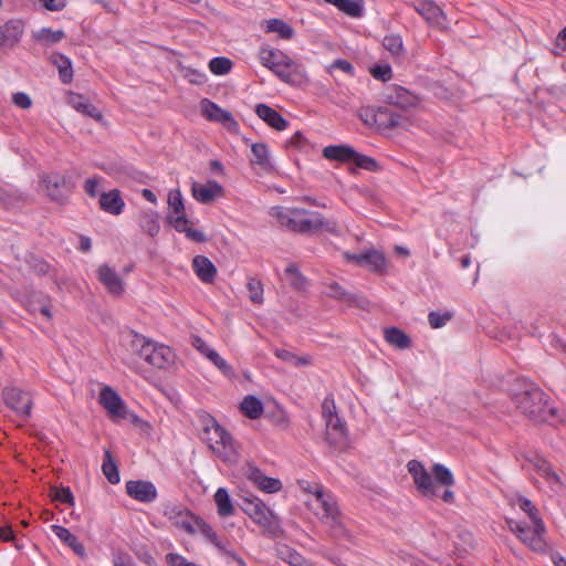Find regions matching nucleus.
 Returning <instances> with one entry per match:
<instances>
[{
  "label": "nucleus",
  "instance_id": "37998d69",
  "mask_svg": "<svg viewBox=\"0 0 566 566\" xmlns=\"http://www.w3.org/2000/svg\"><path fill=\"white\" fill-rule=\"evenodd\" d=\"M284 279L294 290L302 291L306 286V279L302 275L295 263H291L285 268Z\"/></svg>",
  "mask_w": 566,
  "mask_h": 566
},
{
  "label": "nucleus",
  "instance_id": "9d476101",
  "mask_svg": "<svg viewBox=\"0 0 566 566\" xmlns=\"http://www.w3.org/2000/svg\"><path fill=\"white\" fill-rule=\"evenodd\" d=\"M408 472L412 476L417 490L427 497L437 496V488L431 474L424 469L418 460H410L407 464Z\"/></svg>",
  "mask_w": 566,
  "mask_h": 566
},
{
  "label": "nucleus",
  "instance_id": "79ce46f5",
  "mask_svg": "<svg viewBox=\"0 0 566 566\" xmlns=\"http://www.w3.org/2000/svg\"><path fill=\"white\" fill-rule=\"evenodd\" d=\"M159 217L154 211H145L139 217V226L144 232L149 234L150 237H155L159 230Z\"/></svg>",
  "mask_w": 566,
  "mask_h": 566
},
{
  "label": "nucleus",
  "instance_id": "e2e57ef3",
  "mask_svg": "<svg viewBox=\"0 0 566 566\" xmlns=\"http://www.w3.org/2000/svg\"><path fill=\"white\" fill-rule=\"evenodd\" d=\"M371 74L377 80L387 81L391 77V69L388 65H376L373 67Z\"/></svg>",
  "mask_w": 566,
  "mask_h": 566
},
{
  "label": "nucleus",
  "instance_id": "7c9ffc66",
  "mask_svg": "<svg viewBox=\"0 0 566 566\" xmlns=\"http://www.w3.org/2000/svg\"><path fill=\"white\" fill-rule=\"evenodd\" d=\"M192 268L197 276L203 283H212L217 275V268L205 255H197L192 260Z\"/></svg>",
  "mask_w": 566,
  "mask_h": 566
},
{
  "label": "nucleus",
  "instance_id": "6e6d98bb",
  "mask_svg": "<svg viewBox=\"0 0 566 566\" xmlns=\"http://www.w3.org/2000/svg\"><path fill=\"white\" fill-rule=\"evenodd\" d=\"M384 48L392 55H399L402 52V40L399 35H387L382 40Z\"/></svg>",
  "mask_w": 566,
  "mask_h": 566
},
{
  "label": "nucleus",
  "instance_id": "e433bc0d",
  "mask_svg": "<svg viewBox=\"0 0 566 566\" xmlns=\"http://www.w3.org/2000/svg\"><path fill=\"white\" fill-rule=\"evenodd\" d=\"M361 266H366L374 272H382L386 268V259L381 252L368 250L363 252Z\"/></svg>",
  "mask_w": 566,
  "mask_h": 566
},
{
  "label": "nucleus",
  "instance_id": "774afa93",
  "mask_svg": "<svg viewBox=\"0 0 566 566\" xmlns=\"http://www.w3.org/2000/svg\"><path fill=\"white\" fill-rule=\"evenodd\" d=\"M289 564L292 566H312L302 555L296 552L289 554Z\"/></svg>",
  "mask_w": 566,
  "mask_h": 566
},
{
  "label": "nucleus",
  "instance_id": "bf43d9fd",
  "mask_svg": "<svg viewBox=\"0 0 566 566\" xmlns=\"http://www.w3.org/2000/svg\"><path fill=\"white\" fill-rule=\"evenodd\" d=\"M450 318V313L440 314L439 312H430L428 315V321L432 328H440L444 326Z\"/></svg>",
  "mask_w": 566,
  "mask_h": 566
},
{
  "label": "nucleus",
  "instance_id": "49530a36",
  "mask_svg": "<svg viewBox=\"0 0 566 566\" xmlns=\"http://www.w3.org/2000/svg\"><path fill=\"white\" fill-rule=\"evenodd\" d=\"M252 150V159L253 164H256L263 168L270 166V154L268 146L263 143H255L251 147Z\"/></svg>",
  "mask_w": 566,
  "mask_h": 566
},
{
  "label": "nucleus",
  "instance_id": "393cba45",
  "mask_svg": "<svg viewBox=\"0 0 566 566\" xmlns=\"http://www.w3.org/2000/svg\"><path fill=\"white\" fill-rule=\"evenodd\" d=\"M99 402L112 417H125L124 402L111 387L106 386L101 390Z\"/></svg>",
  "mask_w": 566,
  "mask_h": 566
},
{
  "label": "nucleus",
  "instance_id": "1a4fd4ad",
  "mask_svg": "<svg viewBox=\"0 0 566 566\" xmlns=\"http://www.w3.org/2000/svg\"><path fill=\"white\" fill-rule=\"evenodd\" d=\"M2 398L6 405L18 416L27 419L31 415L32 398L29 392L18 388L8 387L2 391Z\"/></svg>",
  "mask_w": 566,
  "mask_h": 566
},
{
  "label": "nucleus",
  "instance_id": "ddd939ff",
  "mask_svg": "<svg viewBox=\"0 0 566 566\" xmlns=\"http://www.w3.org/2000/svg\"><path fill=\"white\" fill-rule=\"evenodd\" d=\"M97 279L112 296L119 297L124 294L125 282L115 269L109 265L102 264L98 266Z\"/></svg>",
  "mask_w": 566,
  "mask_h": 566
},
{
  "label": "nucleus",
  "instance_id": "a18cd8bd",
  "mask_svg": "<svg viewBox=\"0 0 566 566\" xmlns=\"http://www.w3.org/2000/svg\"><path fill=\"white\" fill-rule=\"evenodd\" d=\"M265 31L277 33L282 39L285 40H290L294 35L293 29L281 19L268 20Z\"/></svg>",
  "mask_w": 566,
  "mask_h": 566
},
{
  "label": "nucleus",
  "instance_id": "39448f33",
  "mask_svg": "<svg viewBox=\"0 0 566 566\" xmlns=\"http://www.w3.org/2000/svg\"><path fill=\"white\" fill-rule=\"evenodd\" d=\"M258 55L260 63L285 83H292V73L286 69L293 70L295 74H301L303 71L302 65L294 62L286 53L270 45H261Z\"/></svg>",
  "mask_w": 566,
  "mask_h": 566
},
{
  "label": "nucleus",
  "instance_id": "2f4dec72",
  "mask_svg": "<svg viewBox=\"0 0 566 566\" xmlns=\"http://www.w3.org/2000/svg\"><path fill=\"white\" fill-rule=\"evenodd\" d=\"M192 196L201 203L211 202L222 192V187L216 181H209L207 185H192Z\"/></svg>",
  "mask_w": 566,
  "mask_h": 566
},
{
  "label": "nucleus",
  "instance_id": "aec40b11",
  "mask_svg": "<svg viewBox=\"0 0 566 566\" xmlns=\"http://www.w3.org/2000/svg\"><path fill=\"white\" fill-rule=\"evenodd\" d=\"M24 33V23L20 19H11L0 25V49L14 48Z\"/></svg>",
  "mask_w": 566,
  "mask_h": 566
},
{
  "label": "nucleus",
  "instance_id": "de8ad7c7",
  "mask_svg": "<svg viewBox=\"0 0 566 566\" xmlns=\"http://www.w3.org/2000/svg\"><path fill=\"white\" fill-rule=\"evenodd\" d=\"M274 355L277 358H280L281 360L289 363L290 365H292L294 367L307 366L311 364L310 356L298 357L294 353L285 350V349H275Z\"/></svg>",
  "mask_w": 566,
  "mask_h": 566
},
{
  "label": "nucleus",
  "instance_id": "f257e3e1",
  "mask_svg": "<svg viewBox=\"0 0 566 566\" xmlns=\"http://www.w3.org/2000/svg\"><path fill=\"white\" fill-rule=\"evenodd\" d=\"M272 217L286 229L302 234H311L318 230L327 232H337L335 221L325 220L324 217L316 211H310L303 208H273Z\"/></svg>",
  "mask_w": 566,
  "mask_h": 566
},
{
  "label": "nucleus",
  "instance_id": "0e129e2a",
  "mask_svg": "<svg viewBox=\"0 0 566 566\" xmlns=\"http://www.w3.org/2000/svg\"><path fill=\"white\" fill-rule=\"evenodd\" d=\"M99 178H88L85 182H84V190L85 192L92 197V198H95L97 196V188L99 186Z\"/></svg>",
  "mask_w": 566,
  "mask_h": 566
},
{
  "label": "nucleus",
  "instance_id": "864d4df0",
  "mask_svg": "<svg viewBox=\"0 0 566 566\" xmlns=\"http://www.w3.org/2000/svg\"><path fill=\"white\" fill-rule=\"evenodd\" d=\"M50 495L53 501L61 502L67 505H74V496L70 488L52 486Z\"/></svg>",
  "mask_w": 566,
  "mask_h": 566
},
{
  "label": "nucleus",
  "instance_id": "680f3d73",
  "mask_svg": "<svg viewBox=\"0 0 566 566\" xmlns=\"http://www.w3.org/2000/svg\"><path fill=\"white\" fill-rule=\"evenodd\" d=\"M12 102L15 106L22 109H28L32 106L30 96L23 92L14 93L12 96Z\"/></svg>",
  "mask_w": 566,
  "mask_h": 566
},
{
  "label": "nucleus",
  "instance_id": "69168bd1",
  "mask_svg": "<svg viewBox=\"0 0 566 566\" xmlns=\"http://www.w3.org/2000/svg\"><path fill=\"white\" fill-rule=\"evenodd\" d=\"M192 346L198 350L205 357H209V353H212L214 349L210 348L206 342L199 337V336H195L192 338Z\"/></svg>",
  "mask_w": 566,
  "mask_h": 566
},
{
  "label": "nucleus",
  "instance_id": "a19ab883",
  "mask_svg": "<svg viewBox=\"0 0 566 566\" xmlns=\"http://www.w3.org/2000/svg\"><path fill=\"white\" fill-rule=\"evenodd\" d=\"M241 411L250 419H258L263 413V405L254 396H247L240 405Z\"/></svg>",
  "mask_w": 566,
  "mask_h": 566
},
{
  "label": "nucleus",
  "instance_id": "5fc2aeb1",
  "mask_svg": "<svg viewBox=\"0 0 566 566\" xmlns=\"http://www.w3.org/2000/svg\"><path fill=\"white\" fill-rule=\"evenodd\" d=\"M352 161L355 164L356 168H361L368 171L379 170V165L374 158L359 154L357 151L356 155L353 157Z\"/></svg>",
  "mask_w": 566,
  "mask_h": 566
},
{
  "label": "nucleus",
  "instance_id": "9b49d317",
  "mask_svg": "<svg viewBox=\"0 0 566 566\" xmlns=\"http://www.w3.org/2000/svg\"><path fill=\"white\" fill-rule=\"evenodd\" d=\"M326 424V441L335 450L343 451L349 447L348 431L346 422L334 416L325 421Z\"/></svg>",
  "mask_w": 566,
  "mask_h": 566
},
{
  "label": "nucleus",
  "instance_id": "4c0bfd02",
  "mask_svg": "<svg viewBox=\"0 0 566 566\" xmlns=\"http://www.w3.org/2000/svg\"><path fill=\"white\" fill-rule=\"evenodd\" d=\"M385 339L390 345L399 348L405 349L410 346V338L409 336L402 332L401 329L397 327H389L385 329Z\"/></svg>",
  "mask_w": 566,
  "mask_h": 566
},
{
  "label": "nucleus",
  "instance_id": "4468645a",
  "mask_svg": "<svg viewBox=\"0 0 566 566\" xmlns=\"http://www.w3.org/2000/svg\"><path fill=\"white\" fill-rule=\"evenodd\" d=\"M384 99L392 107H398L402 111L412 108L418 103V97L405 87L392 85L384 93Z\"/></svg>",
  "mask_w": 566,
  "mask_h": 566
},
{
  "label": "nucleus",
  "instance_id": "c756f323",
  "mask_svg": "<svg viewBox=\"0 0 566 566\" xmlns=\"http://www.w3.org/2000/svg\"><path fill=\"white\" fill-rule=\"evenodd\" d=\"M67 103L77 112L94 118L95 120H102V113L82 94L71 93L67 97Z\"/></svg>",
  "mask_w": 566,
  "mask_h": 566
},
{
  "label": "nucleus",
  "instance_id": "0eeeda50",
  "mask_svg": "<svg viewBox=\"0 0 566 566\" xmlns=\"http://www.w3.org/2000/svg\"><path fill=\"white\" fill-rule=\"evenodd\" d=\"M509 528L533 551L539 553L545 552L546 543L543 536L546 532V528L543 521H537L536 524H533V526L523 525L515 521H510Z\"/></svg>",
  "mask_w": 566,
  "mask_h": 566
},
{
  "label": "nucleus",
  "instance_id": "6ab92c4d",
  "mask_svg": "<svg viewBox=\"0 0 566 566\" xmlns=\"http://www.w3.org/2000/svg\"><path fill=\"white\" fill-rule=\"evenodd\" d=\"M126 492L130 497L143 503L154 502L158 495L154 483L144 480L127 481Z\"/></svg>",
  "mask_w": 566,
  "mask_h": 566
},
{
  "label": "nucleus",
  "instance_id": "2eb2a0df",
  "mask_svg": "<svg viewBox=\"0 0 566 566\" xmlns=\"http://www.w3.org/2000/svg\"><path fill=\"white\" fill-rule=\"evenodd\" d=\"M200 105L201 112L207 119L218 122L228 129H235L238 127V123L232 114L226 109H222L210 99L203 98Z\"/></svg>",
  "mask_w": 566,
  "mask_h": 566
},
{
  "label": "nucleus",
  "instance_id": "4d7b16f0",
  "mask_svg": "<svg viewBox=\"0 0 566 566\" xmlns=\"http://www.w3.org/2000/svg\"><path fill=\"white\" fill-rule=\"evenodd\" d=\"M208 359L224 375L228 377L233 376L232 367L216 352L209 353Z\"/></svg>",
  "mask_w": 566,
  "mask_h": 566
},
{
  "label": "nucleus",
  "instance_id": "7ed1b4c3",
  "mask_svg": "<svg viewBox=\"0 0 566 566\" xmlns=\"http://www.w3.org/2000/svg\"><path fill=\"white\" fill-rule=\"evenodd\" d=\"M201 439L208 444L209 449L224 462L235 461L237 449L229 432L209 415L201 418Z\"/></svg>",
  "mask_w": 566,
  "mask_h": 566
},
{
  "label": "nucleus",
  "instance_id": "338daca9",
  "mask_svg": "<svg viewBox=\"0 0 566 566\" xmlns=\"http://www.w3.org/2000/svg\"><path fill=\"white\" fill-rule=\"evenodd\" d=\"M334 69L340 70L347 74L354 75V66L346 60L338 59L329 67V72Z\"/></svg>",
  "mask_w": 566,
  "mask_h": 566
},
{
  "label": "nucleus",
  "instance_id": "c9c22d12",
  "mask_svg": "<svg viewBox=\"0 0 566 566\" xmlns=\"http://www.w3.org/2000/svg\"><path fill=\"white\" fill-rule=\"evenodd\" d=\"M214 502L217 504L218 514L228 517L234 514L235 509L232 504L230 495L224 488H219L214 493Z\"/></svg>",
  "mask_w": 566,
  "mask_h": 566
},
{
  "label": "nucleus",
  "instance_id": "a211bd4d",
  "mask_svg": "<svg viewBox=\"0 0 566 566\" xmlns=\"http://www.w3.org/2000/svg\"><path fill=\"white\" fill-rule=\"evenodd\" d=\"M42 184L51 200L63 203L67 196L69 189L65 177L60 174H49L42 177Z\"/></svg>",
  "mask_w": 566,
  "mask_h": 566
},
{
  "label": "nucleus",
  "instance_id": "a878e982",
  "mask_svg": "<svg viewBox=\"0 0 566 566\" xmlns=\"http://www.w3.org/2000/svg\"><path fill=\"white\" fill-rule=\"evenodd\" d=\"M99 208L113 216H118L123 212L125 202L118 189H113L107 192H102L98 199Z\"/></svg>",
  "mask_w": 566,
  "mask_h": 566
},
{
  "label": "nucleus",
  "instance_id": "72a5a7b5",
  "mask_svg": "<svg viewBox=\"0 0 566 566\" xmlns=\"http://www.w3.org/2000/svg\"><path fill=\"white\" fill-rule=\"evenodd\" d=\"M356 155V150L348 145H331L323 149V156L329 160L340 163L352 161Z\"/></svg>",
  "mask_w": 566,
  "mask_h": 566
},
{
  "label": "nucleus",
  "instance_id": "8fccbe9b",
  "mask_svg": "<svg viewBox=\"0 0 566 566\" xmlns=\"http://www.w3.org/2000/svg\"><path fill=\"white\" fill-rule=\"evenodd\" d=\"M168 206L174 217H186L182 196L179 190H171L168 195Z\"/></svg>",
  "mask_w": 566,
  "mask_h": 566
},
{
  "label": "nucleus",
  "instance_id": "6e6552de",
  "mask_svg": "<svg viewBox=\"0 0 566 566\" xmlns=\"http://www.w3.org/2000/svg\"><path fill=\"white\" fill-rule=\"evenodd\" d=\"M522 469L523 470H534L541 476H543L546 482L554 489H559L562 486V481L559 475L555 472L551 463L541 457L537 453H530L523 455Z\"/></svg>",
  "mask_w": 566,
  "mask_h": 566
},
{
  "label": "nucleus",
  "instance_id": "c85d7f7f",
  "mask_svg": "<svg viewBox=\"0 0 566 566\" xmlns=\"http://www.w3.org/2000/svg\"><path fill=\"white\" fill-rule=\"evenodd\" d=\"M255 113L262 120L276 130H284L289 125L287 120L283 118L279 112L266 104H258L255 106Z\"/></svg>",
  "mask_w": 566,
  "mask_h": 566
},
{
  "label": "nucleus",
  "instance_id": "20e7f679",
  "mask_svg": "<svg viewBox=\"0 0 566 566\" xmlns=\"http://www.w3.org/2000/svg\"><path fill=\"white\" fill-rule=\"evenodd\" d=\"M308 492L315 495L318 504L316 515L328 528L329 535L335 538L346 537L347 531L343 523L336 497L322 486H316L314 491L308 490Z\"/></svg>",
  "mask_w": 566,
  "mask_h": 566
},
{
  "label": "nucleus",
  "instance_id": "f704fd0d",
  "mask_svg": "<svg viewBox=\"0 0 566 566\" xmlns=\"http://www.w3.org/2000/svg\"><path fill=\"white\" fill-rule=\"evenodd\" d=\"M52 63L57 67L60 78L62 83L69 84L73 80V70L71 60L60 53H55L51 56Z\"/></svg>",
  "mask_w": 566,
  "mask_h": 566
},
{
  "label": "nucleus",
  "instance_id": "09e8293b",
  "mask_svg": "<svg viewBox=\"0 0 566 566\" xmlns=\"http://www.w3.org/2000/svg\"><path fill=\"white\" fill-rule=\"evenodd\" d=\"M432 474L437 483L443 486L451 488L454 484V478L452 472L443 464H433Z\"/></svg>",
  "mask_w": 566,
  "mask_h": 566
},
{
  "label": "nucleus",
  "instance_id": "412c9836",
  "mask_svg": "<svg viewBox=\"0 0 566 566\" xmlns=\"http://www.w3.org/2000/svg\"><path fill=\"white\" fill-rule=\"evenodd\" d=\"M326 294L329 297L344 302L348 306H355L365 310L369 304V302L363 295L346 291L337 282H331L326 284Z\"/></svg>",
  "mask_w": 566,
  "mask_h": 566
},
{
  "label": "nucleus",
  "instance_id": "dca6fc26",
  "mask_svg": "<svg viewBox=\"0 0 566 566\" xmlns=\"http://www.w3.org/2000/svg\"><path fill=\"white\" fill-rule=\"evenodd\" d=\"M175 353L170 347L151 342L149 352H147L144 360L156 368L164 369L171 366L175 363Z\"/></svg>",
  "mask_w": 566,
  "mask_h": 566
},
{
  "label": "nucleus",
  "instance_id": "13d9d810",
  "mask_svg": "<svg viewBox=\"0 0 566 566\" xmlns=\"http://www.w3.org/2000/svg\"><path fill=\"white\" fill-rule=\"evenodd\" d=\"M521 510H523L531 518L532 524H536L537 521H542L538 515L537 509L528 499H521L518 501Z\"/></svg>",
  "mask_w": 566,
  "mask_h": 566
},
{
  "label": "nucleus",
  "instance_id": "c03bdc74",
  "mask_svg": "<svg viewBox=\"0 0 566 566\" xmlns=\"http://www.w3.org/2000/svg\"><path fill=\"white\" fill-rule=\"evenodd\" d=\"M102 471L109 483L117 484L119 482L120 478H119L118 468H117L109 450H105V452H104Z\"/></svg>",
  "mask_w": 566,
  "mask_h": 566
},
{
  "label": "nucleus",
  "instance_id": "b1692460",
  "mask_svg": "<svg viewBox=\"0 0 566 566\" xmlns=\"http://www.w3.org/2000/svg\"><path fill=\"white\" fill-rule=\"evenodd\" d=\"M192 524L195 525V528L197 530V533H200L205 538H207L211 544L220 548L224 555L230 557L232 560H234L239 566H245L244 560L238 556L234 552L226 551L217 536V533L213 531V528L207 524L202 518L195 517L192 521Z\"/></svg>",
  "mask_w": 566,
  "mask_h": 566
},
{
  "label": "nucleus",
  "instance_id": "603ef678",
  "mask_svg": "<svg viewBox=\"0 0 566 566\" xmlns=\"http://www.w3.org/2000/svg\"><path fill=\"white\" fill-rule=\"evenodd\" d=\"M209 69L216 75H226L232 69V61L223 56L213 57L209 62Z\"/></svg>",
  "mask_w": 566,
  "mask_h": 566
},
{
  "label": "nucleus",
  "instance_id": "f8f14e48",
  "mask_svg": "<svg viewBox=\"0 0 566 566\" xmlns=\"http://www.w3.org/2000/svg\"><path fill=\"white\" fill-rule=\"evenodd\" d=\"M164 516H166L175 526L185 530L188 534H196L197 530L192 524L193 516L185 506L168 503L163 510Z\"/></svg>",
  "mask_w": 566,
  "mask_h": 566
},
{
  "label": "nucleus",
  "instance_id": "ea45409f",
  "mask_svg": "<svg viewBox=\"0 0 566 566\" xmlns=\"http://www.w3.org/2000/svg\"><path fill=\"white\" fill-rule=\"evenodd\" d=\"M327 3L335 6L339 11L353 18L363 15V4L353 0H325Z\"/></svg>",
  "mask_w": 566,
  "mask_h": 566
},
{
  "label": "nucleus",
  "instance_id": "f3484780",
  "mask_svg": "<svg viewBox=\"0 0 566 566\" xmlns=\"http://www.w3.org/2000/svg\"><path fill=\"white\" fill-rule=\"evenodd\" d=\"M374 117L378 126L385 129L407 127L409 125V117L402 113L396 112L390 105L379 107Z\"/></svg>",
  "mask_w": 566,
  "mask_h": 566
},
{
  "label": "nucleus",
  "instance_id": "f03ea898",
  "mask_svg": "<svg viewBox=\"0 0 566 566\" xmlns=\"http://www.w3.org/2000/svg\"><path fill=\"white\" fill-rule=\"evenodd\" d=\"M518 390L513 394V400L517 408L535 422H545L554 413V408L548 406V398L544 391L533 381L517 380Z\"/></svg>",
  "mask_w": 566,
  "mask_h": 566
},
{
  "label": "nucleus",
  "instance_id": "5701e85b",
  "mask_svg": "<svg viewBox=\"0 0 566 566\" xmlns=\"http://www.w3.org/2000/svg\"><path fill=\"white\" fill-rule=\"evenodd\" d=\"M416 11L432 27L447 28V17L442 9L433 1H422L416 7Z\"/></svg>",
  "mask_w": 566,
  "mask_h": 566
},
{
  "label": "nucleus",
  "instance_id": "bb28decb",
  "mask_svg": "<svg viewBox=\"0 0 566 566\" xmlns=\"http://www.w3.org/2000/svg\"><path fill=\"white\" fill-rule=\"evenodd\" d=\"M167 219L176 231L184 232L189 240L198 243L207 241V237L202 231L189 227L190 221L187 217H174L172 214H168Z\"/></svg>",
  "mask_w": 566,
  "mask_h": 566
},
{
  "label": "nucleus",
  "instance_id": "473e14b6",
  "mask_svg": "<svg viewBox=\"0 0 566 566\" xmlns=\"http://www.w3.org/2000/svg\"><path fill=\"white\" fill-rule=\"evenodd\" d=\"M53 533L66 544L77 556H85L84 545L66 527L60 525L51 526Z\"/></svg>",
  "mask_w": 566,
  "mask_h": 566
},
{
  "label": "nucleus",
  "instance_id": "4be33fe9",
  "mask_svg": "<svg viewBox=\"0 0 566 566\" xmlns=\"http://www.w3.org/2000/svg\"><path fill=\"white\" fill-rule=\"evenodd\" d=\"M153 340L147 339L145 336L134 332L127 331L122 334L120 344L126 348L127 352L139 356L145 359L149 346Z\"/></svg>",
  "mask_w": 566,
  "mask_h": 566
},
{
  "label": "nucleus",
  "instance_id": "423d86ee",
  "mask_svg": "<svg viewBox=\"0 0 566 566\" xmlns=\"http://www.w3.org/2000/svg\"><path fill=\"white\" fill-rule=\"evenodd\" d=\"M242 511L271 536L281 532L280 520L260 499H244Z\"/></svg>",
  "mask_w": 566,
  "mask_h": 566
},
{
  "label": "nucleus",
  "instance_id": "052dcab7",
  "mask_svg": "<svg viewBox=\"0 0 566 566\" xmlns=\"http://www.w3.org/2000/svg\"><path fill=\"white\" fill-rule=\"evenodd\" d=\"M322 415L325 421L329 418H334V416H338L336 412L335 400L332 396H327L322 403Z\"/></svg>",
  "mask_w": 566,
  "mask_h": 566
},
{
  "label": "nucleus",
  "instance_id": "58836bf2",
  "mask_svg": "<svg viewBox=\"0 0 566 566\" xmlns=\"http://www.w3.org/2000/svg\"><path fill=\"white\" fill-rule=\"evenodd\" d=\"M33 38L35 41L44 45H50L62 41L65 38V33L63 30H52L50 28H42L33 32Z\"/></svg>",
  "mask_w": 566,
  "mask_h": 566
},
{
  "label": "nucleus",
  "instance_id": "3c124183",
  "mask_svg": "<svg viewBox=\"0 0 566 566\" xmlns=\"http://www.w3.org/2000/svg\"><path fill=\"white\" fill-rule=\"evenodd\" d=\"M247 289L250 301L254 304L261 305L264 301L262 282L255 277H251L247 283Z\"/></svg>",
  "mask_w": 566,
  "mask_h": 566
},
{
  "label": "nucleus",
  "instance_id": "cd10ccee",
  "mask_svg": "<svg viewBox=\"0 0 566 566\" xmlns=\"http://www.w3.org/2000/svg\"><path fill=\"white\" fill-rule=\"evenodd\" d=\"M248 478L253 482L260 490L268 493H275L282 489V483L279 479L269 478L258 468H250Z\"/></svg>",
  "mask_w": 566,
  "mask_h": 566
}]
</instances>
